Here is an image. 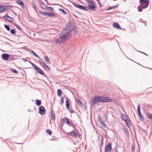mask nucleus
<instances>
[{"label":"nucleus","mask_w":152,"mask_h":152,"mask_svg":"<svg viewBox=\"0 0 152 152\" xmlns=\"http://www.w3.org/2000/svg\"><path fill=\"white\" fill-rule=\"evenodd\" d=\"M29 51H30V53L34 55L36 53L33 50H30Z\"/></svg>","instance_id":"nucleus-46"},{"label":"nucleus","mask_w":152,"mask_h":152,"mask_svg":"<svg viewBox=\"0 0 152 152\" xmlns=\"http://www.w3.org/2000/svg\"><path fill=\"white\" fill-rule=\"evenodd\" d=\"M59 10L64 15H65L67 14L66 12L63 9L59 8Z\"/></svg>","instance_id":"nucleus-38"},{"label":"nucleus","mask_w":152,"mask_h":152,"mask_svg":"<svg viewBox=\"0 0 152 152\" xmlns=\"http://www.w3.org/2000/svg\"><path fill=\"white\" fill-rule=\"evenodd\" d=\"M66 109L67 110L69 111V112L71 113H75V111L74 110L72 109H70V104L69 102L70 101V100L69 99L68 97H66Z\"/></svg>","instance_id":"nucleus-7"},{"label":"nucleus","mask_w":152,"mask_h":152,"mask_svg":"<svg viewBox=\"0 0 152 152\" xmlns=\"http://www.w3.org/2000/svg\"><path fill=\"white\" fill-rule=\"evenodd\" d=\"M46 113V109L43 106H41L39 107V113L41 115H44Z\"/></svg>","instance_id":"nucleus-14"},{"label":"nucleus","mask_w":152,"mask_h":152,"mask_svg":"<svg viewBox=\"0 0 152 152\" xmlns=\"http://www.w3.org/2000/svg\"><path fill=\"white\" fill-rule=\"evenodd\" d=\"M102 138L101 140V142L100 144L103 145L104 144V137L103 136L101 135V136Z\"/></svg>","instance_id":"nucleus-41"},{"label":"nucleus","mask_w":152,"mask_h":152,"mask_svg":"<svg viewBox=\"0 0 152 152\" xmlns=\"http://www.w3.org/2000/svg\"><path fill=\"white\" fill-rule=\"evenodd\" d=\"M137 51L138 52H140L141 53H142L144 54H145V55H146V56H148V55L146 54V53H145L144 52H142V51Z\"/></svg>","instance_id":"nucleus-51"},{"label":"nucleus","mask_w":152,"mask_h":152,"mask_svg":"<svg viewBox=\"0 0 152 152\" xmlns=\"http://www.w3.org/2000/svg\"><path fill=\"white\" fill-rule=\"evenodd\" d=\"M17 4L19 5L23 8H24L25 4L24 2L21 0H17L16 1Z\"/></svg>","instance_id":"nucleus-21"},{"label":"nucleus","mask_w":152,"mask_h":152,"mask_svg":"<svg viewBox=\"0 0 152 152\" xmlns=\"http://www.w3.org/2000/svg\"><path fill=\"white\" fill-rule=\"evenodd\" d=\"M146 115L147 118L152 121V113L147 112L146 113Z\"/></svg>","instance_id":"nucleus-23"},{"label":"nucleus","mask_w":152,"mask_h":152,"mask_svg":"<svg viewBox=\"0 0 152 152\" xmlns=\"http://www.w3.org/2000/svg\"><path fill=\"white\" fill-rule=\"evenodd\" d=\"M28 61L29 62L32 66L34 69L39 74L42 75L48 79V77L47 76V75L43 71L37 66L36 65L32 63L31 61H30L28 60Z\"/></svg>","instance_id":"nucleus-4"},{"label":"nucleus","mask_w":152,"mask_h":152,"mask_svg":"<svg viewBox=\"0 0 152 152\" xmlns=\"http://www.w3.org/2000/svg\"><path fill=\"white\" fill-rule=\"evenodd\" d=\"M137 113L139 117V119L141 120L142 121H143L144 120V117L141 114L140 112V104H138L137 106Z\"/></svg>","instance_id":"nucleus-12"},{"label":"nucleus","mask_w":152,"mask_h":152,"mask_svg":"<svg viewBox=\"0 0 152 152\" xmlns=\"http://www.w3.org/2000/svg\"><path fill=\"white\" fill-rule=\"evenodd\" d=\"M75 101L77 102L78 105L79 106H83V103L79 99L76 98L75 99Z\"/></svg>","instance_id":"nucleus-29"},{"label":"nucleus","mask_w":152,"mask_h":152,"mask_svg":"<svg viewBox=\"0 0 152 152\" xmlns=\"http://www.w3.org/2000/svg\"><path fill=\"white\" fill-rule=\"evenodd\" d=\"M112 151V144L111 142H108L105 146L104 152H111Z\"/></svg>","instance_id":"nucleus-11"},{"label":"nucleus","mask_w":152,"mask_h":152,"mask_svg":"<svg viewBox=\"0 0 152 152\" xmlns=\"http://www.w3.org/2000/svg\"><path fill=\"white\" fill-rule=\"evenodd\" d=\"M10 59H11L12 60H15V58H14L13 57H11V58H10V57H9Z\"/></svg>","instance_id":"nucleus-57"},{"label":"nucleus","mask_w":152,"mask_h":152,"mask_svg":"<svg viewBox=\"0 0 152 152\" xmlns=\"http://www.w3.org/2000/svg\"><path fill=\"white\" fill-rule=\"evenodd\" d=\"M97 1L99 4H100L101 3H100V1L99 0V1Z\"/></svg>","instance_id":"nucleus-61"},{"label":"nucleus","mask_w":152,"mask_h":152,"mask_svg":"<svg viewBox=\"0 0 152 152\" xmlns=\"http://www.w3.org/2000/svg\"><path fill=\"white\" fill-rule=\"evenodd\" d=\"M78 130L76 128L74 129L72 131L68 133L67 132L66 134L67 135H69L70 136L74 137H77V132Z\"/></svg>","instance_id":"nucleus-13"},{"label":"nucleus","mask_w":152,"mask_h":152,"mask_svg":"<svg viewBox=\"0 0 152 152\" xmlns=\"http://www.w3.org/2000/svg\"><path fill=\"white\" fill-rule=\"evenodd\" d=\"M10 56L11 55L9 54L4 53L1 55V57L4 60L7 61L8 60Z\"/></svg>","instance_id":"nucleus-17"},{"label":"nucleus","mask_w":152,"mask_h":152,"mask_svg":"<svg viewBox=\"0 0 152 152\" xmlns=\"http://www.w3.org/2000/svg\"><path fill=\"white\" fill-rule=\"evenodd\" d=\"M70 2L75 7L77 8H79L84 11H88V10L87 8V7L86 6L75 4L72 1H70Z\"/></svg>","instance_id":"nucleus-9"},{"label":"nucleus","mask_w":152,"mask_h":152,"mask_svg":"<svg viewBox=\"0 0 152 152\" xmlns=\"http://www.w3.org/2000/svg\"><path fill=\"white\" fill-rule=\"evenodd\" d=\"M3 18L11 22H13L14 20L13 18L9 16L7 14H6L4 16Z\"/></svg>","instance_id":"nucleus-18"},{"label":"nucleus","mask_w":152,"mask_h":152,"mask_svg":"<svg viewBox=\"0 0 152 152\" xmlns=\"http://www.w3.org/2000/svg\"><path fill=\"white\" fill-rule=\"evenodd\" d=\"M103 145H102L100 144V145H99V146H100V152H101L102 151V146Z\"/></svg>","instance_id":"nucleus-50"},{"label":"nucleus","mask_w":152,"mask_h":152,"mask_svg":"<svg viewBox=\"0 0 152 152\" xmlns=\"http://www.w3.org/2000/svg\"><path fill=\"white\" fill-rule=\"evenodd\" d=\"M35 104L38 106H40L41 104V100L38 99H36Z\"/></svg>","instance_id":"nucleus-31"},{"label":"nucleus","mask_w":152,"mask_h":152,"mask_svg":"<svg viewBox=\"0 0 152 152\" xmlns=\"http://www.w3.org/2000/svg\"><path fill=\"white\" fill-rule=\"evenodd\" d=\"M52 111H53V110H50V113L51 118L53 119L54 121H55V114L53 113V112H52Z\"/></svg>","instance_id":"nucleus-25"},{"label":"nucleus","mask_w":152,"mask_h":152,"mask_svg":"<svg viewBox=\"0 0 152 152\" xmlns=\"http://www.w3.org/2000/svg\"><path fill=\"white\" fill-rule=\"evenodd\" d=\"M34 56H36V57H37V58L40 59V60H42V59L40 58V57L36 53L35 54Z\"/></svg>","instance_id":"nucleus-48"},{"label":"nucleus","mask_w":152,"mask_h":152,"mask_svg":"<svg viewBox=\"0 0 152 152\" xmlns=\"http://www.w3.org/2000/svg\"><path fill=\"white\" fill-rule=\"evenodd\" d=\"M39 13L42 15L50 17L53 18H56L57 17V16L56 14L54 13L53 12H48L40 11H39Z\"/></svg>","instance_id":"nucleus-5"},{"label":"nucleus","mask_w":152,"mask_h":152,"mask_svg":"<svg viewBox=\"0 0 152 152\" xmlns=\"http://www.w3.org/2000/svg\"><path fill=\"white\" fill-rule=\"evenodd\" d=\"M92 102L91 103V108L93 107L92 106L94 104H96L98 103L102 102L103 103L107 102H111L113 100L108 97H104L103 96L99 95L95 96L91 99Z\"/></svg>","instance_id":"nucleus-1"},{"label":"nucleus","mask_w":152,"mask_h":152,"mask_svg":"<svg viewBox=\"0 0 152 152\" xmlns=\"http://www.w3.org/2000/svg\"><path fill=\"white\" fill-rule=\"evenodd\" d=\"M55 41L56 43H60L61 42L59 40V39H56L55 40Z\"/></svg>","instance_id":"nucleus-47"},{"label":"nucleus","mask_w":152,"mask_h":152,"mask_svg":"<svg viewBox=\"0 0 152 152\" xmlns=\"http://www.w3.org/2000/svg\"><path fill=\"white\" fill-rule=\"evenodd\" d=\"M39 63L43 67L45 70H47V69L46 68V67H47L48 68V69L49 71L50 70V67H49L48 65H47L44 61H39Z\"/></svg>","instance_id":"nucleus-15"},{"label":"nucleus","mask_w":152,"mask_h":152,"mask_svg":"<svg viewBox=\"0 0 152 152\" xmlns=\"http://www.w3.org/2000/svg\"><path fill=\"white\" fill-rule=\"evenodd\" d=\"M107 115H105V118L106 120H107Z\"/></svg>","instance_id":"nucleus-63"},{"label":"nucleus","mask_w":152,"mask_h":152,"mask_svg":"<svg viewBox=\"0 0 152 152\" xmlns=\"http://www.w3.org/2000/svg\"><path fill=\"white\" fill-rule=\"evenodd\" d=\"M23 59V61L25 62H26L27 61H28V60L25 58H22Z\"/></svg>","instance_id":"nucleus-55"},{"label":"nucleus","mask_w":152,"mask_h":152,"mask_svg":"<svg viewBox=\"0 0 152 152\" xmlns=\"http://www.w3.org/2000/svg\"><path fill=\"white\" fill-rule=\"evenodd\" d=\"M72 31H73L74 32L75 34L78 33V31H77V28L75 25H73V28H72Z\"/></svg>","instance_id":"nucleus-28"},{"label":"nucleus","mask_w":152,"mask_h":152,"mask_svg":"<svg viewBox=\"0 0 152 152\" xmlns=\"http://www.w3.org/2000/svg\"><path fill=\"white\" fill-rule=\"evenodd\" d=\"M56 140V139H55L54 138H52L50 140L51 141H53V140Z\"/></svg>","instance_id":"nucleus-60"},{"label":"nucleus","mask_w":152,"mask_h":152,"mask_svg":"<svg viewBox=\"0 0 152 152\" xmlns=\"http://www.w3.org/2000/svg\"><path fill=\"white\" fill-rule=\"evenodd\" d=\"M10 33L12 34H15L16 31L15 29H10Z\"/></svg>","instance_id":"nucleus-39"},{"label":"nucleus","mask_w":152,"mask_h":152,"mask_svg":"<svg viewBox=\"0 0 152 152\" xmlns=\"http://www.w3.org/2000/svg\"><path fill=\"white\" fill-rule=\"evenodd\" d=\"M46 133L50 135H51L52 134V132L49 129H47L46 130Z\"/></svg>","instance_id":"nucleus-36"},{"label":"nucleus","mask_w":152,"mask_h":152,"mask_svg":"<svg viewBox=\"0 0 152 152\" xmlns=\"http://www.w3.org/2000/svg\"><path fill=\"white\" fill-rule=\"evenodd\" d=\"M4 27L6 29V30L7 31H10V28L8 25H6V24H4Z\"/></svg>","instance_id":"nucleus-37"},{"label":"nucleus","mask_w":152,"mask_h":152,"mask_svg":"<svg viewBox=\"0 0 152 152\" xmlns=\"http://www.w3.org/2000/svg\"><path fill=\"white\" fill-rule=\"evenodd\" d=\"M58 5V6H60V7H62V8H63L64 9H66V10L67 11H68V10L66 9L65 7H64L63 6H62L61 5H60L59 4H58V5Z\"/></svg>","instance_id":"nucleus-52"},{"label":"nucleus","mask_w":152,"mask_h":152,"mask_svg":"<svg viewBox=\"0 0 152 152\" xmlns=\"http://www.w3.org/2000/svg\"><path fill=\"white\" fill-rule=\"evenodd\" d=\"M99 5L100 7H102V5L101 3L100 4H99Z\"/></svg>","instance_id":"nucleus-64"},{"label":"nucleus","mask_w":152,"mask_h":152,"mask_svg":"<svg viewBox=\"0 0 152 152\" xmlns=\"http://www.w3.org/2000/svg\"><path fill=\"white\" fill-rule=\"evenodd\" d=\"M12 7V6L10 5H5L1 4L0 5V13L4 12L10 9Z\"/></svg>","instance_id":"nucleus-8"},{"label":"nucleus","mask_w":152,"mask_h":152,"mask_svg":"<svg viewBox=\"0 0 152 152\" xmlns=\"http://www.w3.org/2000/svg\"><path fill=\"white\" fill-rule=\"evenodd\" d=\"M46 2L47 3V4L48 5H52V4H51V3H49L48 1V2Z\"/></svg>","instance_id":"nucleus-59"},{"label":"nucleus","mask_w":152,"mask_h":152,"mask_svg":"<svg viewBox=\"0 0 152 152\" xmlns=\"http://www.w3.org/2000/svg\"><path fill=\"white\" fill-rule=\"evenodd\" d=\"M64 97H63V96L61 97V104H63L64 103Z\"/></svg>","instance_id":"nucleus-45"},{"label":"nucleus","mask_w":152,"mask_h":152,"mask_svg":"<svg viewBox=\"0 0 152 152\" xmlns=\"http://www.w3.org/2000/svg\"><path fill=\"white\" fill-rule=\"evenodd\" d=\"M44 59L45 61L48 63H50V59L48 58V57L47 56H44Z\"/></svg>","instance_id":"nucleus-34"},{"label":"nucleus","mask_w":152,"mask_h":152,"mask_svg":"<svg viewBox=\"0 0 152 152\" xmlns=\"http://www.w3.org/2000/svg\"><path fill=\"white\" fill-rule=\"evenodd\" d=\"M98 120L99 121L100 123L102 125V126L103 127L105 128L107 126L105 124L104 122L100 118L99 115H98Z\"/></svg>","instance_id":"nucleus-22"},{"label":"nucleus","mask_w":152,"mask_h":152,"mask_svg":"<svg viewBox=\"0 0 152 152\" xmlns=\"http://www.w3.org/2000/svg\"><path fill=\"white\" fill-rule=\"evenodd\" d=\"M125 121L126 122V124L127 126L129 128H130L131 126V124L130 123V122L132 123V122L130 119L129 118V120L128 119H127V120H126V121Z\"/></svg>","instance_id":"nucleus-27"},{"label":"nucleus","mask_w":152,"mask_h":152,"mask_svg":"<svg viewBox=\"0 0 152 152\" xmlns=\"http://www.w3.org/2000/svg\"><path fill=\"white\" fill-rule=\"evenodd\" d=\"M58 5V6H60V7H62V8H63L64 9H66V10L67 11H68V10L66 9L65 7H64L63 6H62L61 5H60L59 4H58V5Z\"/></svg>","instance_id":"nucleus-53"},{"label":"nucleus","mask_w":152,"mask_h":152,"mask_svg":"<svg viewBox=\"0 0 152 152\" xmlns=\"http://www.w3.org/2000/svg\"><path fill=\"white\" fill-rule=\"evenodd\" d=\"M39 2L40 4V6L41 7V5H43L45 6H46L45 4H44V2L42 1L41 0H39Z\"/></svg>","instance_id":"nucleus-44"},{"label":"nucleus","mask_w":152,"mask_h":152,"mask_svg":"<svg viewBox=\"0 0 152 152\" xmlns=\"http://www.w3.org/2000/svg\"><path fill=\"white\" fill-rule=\"evenodd\" d=\"M122 129L124 132V133L127 135H129V132L126 127L125 126H122Z\"/></svg>","instance_id":"nucleus-26"},{"label":"nucleus","mask_w":152,"mask_h":152,"mask_svg":"<svg viewBox=\"0 0 152 152\" xmlns=\"http://www.w3.org/2000/svg\"><path fill=\"white\" fill-rule=\"evenodd\" d=\"M58 5V6H60V7H62V8H63L64 9H66V10L67 11H68V10L66 9L65 7H64L63 6H62L61 5H60L59 4H58V5Z\"/></svg>","instance_id":"nucleus-54"},{"label":"nucleus","mask_w":152,"mask_h":152,"mask_svg":"<svg viewBox=\"0 0 152 152\" xmlns=\"http://www.w3.org/2000/svg\"><path fill=\"white\" fill-rule=\"evenodd\" d=\"M87 3H88V9L92 11H95L96 6H95L93 1L89 0L88 1Z\"/></svg>","instance_id":"nucleus-10"},{"label":"nucleus","mask_w":152,"mask_h":152,"mask_svg":"<svg viewBox=\"0 0 152 152\" xmlns=\"http://www.w3.org/2000/svg\"><path fill=\"white\" fill-rule=\"evenodd\" d=\"M21 48L25 50H26V51H29L30 50L28 48L26 47V46H24L22 48Z\"/></svg>","instance_id":"nucleus-42"},{"label":"nucleus","mask_w":152,"mask_h":152,"mask_svg":"<svg viewBox=\"0 0 152 152\" xmlns=\"http://www.w3.org/2000/svg\"><path fill=\"white\" fill-rule=\"evenodd\" d=\"M121 117L123 120L124 121H126V120H127L128 119L126 116L123 114H121Z\"/></svg>","instance_id":"nucleus-32"},{"label":"nucleus","mask_w":152,"mask_h":152,"mask_svg":"<svg viewBox=\"0 0 152 152\" xmlns=\"http://www.w3.org/2000/svg\"><path fill=\"white\" fill-rule=\"evenodd\" d=\"M10 70L13 73L15 74H18V72L15 69L13 68H10Z\"/></svg>","instance_id":"nucleus-35"},{"label":"nucleus","mask_w":152,"mask_h":152,"mask_svg":"<svg viewBox=\"0 0 152 152\" xmlns=\"http://www.w3.org/2000/svg\"><path fill=\"white\" fill-rule=\"evenodd\" d=\"M32 5L33 7L35 10V11L37 12V10H38V8L37 7V6L35 4V3L34 2L32 3Z\"/></svg>","instance_id":"nucleus-33"},{"label":"nucleus","mask_w":152,"mask_h":152,"mask_svg":"<svg viewBox=\"0 0 152 152\" xmlns=\"http://www.w3.org/2000/svg\"><path fill=\"white\" fill-rule=\"evenodd\" d=\"M113 27L115 28L121 30L122 28L121 27L120 25L118 23L114 22L113 23Z\"/></svg>","instance_id":"nucleus-20"},{"label":"nucleus","mask_w":152,"mask_h":152,"mask_svg":"<svg viewBox=\"0 0 152 152\" xmlns=\"http://www.w3.org/2000/svg\"><path fill=\"white\" fill-rule=\"evenodd\" d=\"M62 91L61 89H58L57 91V94L58 96L60 97L62 95Z\"/></svg>","instance_id":"nucleus-30"},{"label":"nucleus","mask_w":152,"mask_h":152,"mask_svg":"<svg viewBox=\"0 0 152 152\" xmlns=\"http://www.w3.org/2000/svg\"><path fill=\"white\" fill-rule=\"evenodd\" d=\"M119 6V4H117V5L115 6H113L112 7H110L109 8L106 9L105 10L106 11H108L113 9H115L117 8Z\"/></svg>","instance_id":"nucleus-24"},{"label":"nucleus","mask_w":152,"mask_h":152,"mask_svg":"<svg viewBox=\"0 0 152 152\" xmlns=\"http://www.w3.org/2000/svg\"><path fill=\"white\" fill-rule=\"evenodd\" d=\"M72 36L71 34L67 33V32L63 30L61 33L59 34V37L61 41L66 40Z\"/></svg>","instance_id":"nucleus-3"},{"label":"nucleus","mask_w":152,"mask_h":152,"mask_svg":"<svg viewBox=\"0 0 152 152\" xmlns=\"http://www.w3.org/2000/svg\"><path fill=\"white\" fill-rule=\"evenodd\" d=\"M41 8L44 10H47L51 12H53L54 11V9L51 7H47L46 5L45 7L44 6H43L42 5H41Z\"/></svg>","instance_id":"nucleus-19"},{"label":"nucleus","mask_w":152,"mask_h":152,"mask_svg":"<svg viewBox=\"0 0 152 152\" xmlns=\"http://www.w3.org/2000/svg\"><path fill=\"white\" fill-rule=\"evenodd\" d=\"M14 25L18 29L20 30H22V29L20 27V26L18 25L16 23H15L14 24Z\"/></svg>","instance_id":"nucleus-40"},{"label":"nucleus","mask_w":152,"mask_h":152,"mask_svg":"<svg viewBox=\"0 0 152 152\" xmlns=\"http://www.w3.org/2000/svg\"><path fill=\"white\" fill-rule=\"evenodd\" d=\"M132 152H134L135 150V146L134 145H132Z\"/></svg>","instance_id":"nucleus-43"},{"label":"nucleus","mask_w":152,"mask_h":152,"mask_svg":"<svg viewBox=\"0 0 152 152\" xmlns=\"http://www.w3.org/2000/svg\"><path fill=\"white\" fill-rule=\"evenodd\" d=\"M14 143L15 144H22L23 143H18V142H14Z\"/></svg>","instance_id":"nucleus-58"},{"label":"nucleus","mask_w":152,"mask_h":152,"mask_svg":"<svg viewBox=\"0 0 152 152\" xmlns=\"http://www.w3.org/2000/svg\"><path fill=\"white\" fill-rule=\"evenodd\" d=\"M140 5L138 7V11L142 12L143 9L147 8L149 5V0H140Z\"/></svg>","instance_id":"nucleus-2"},{"label":"nucleus","mask_w":152,"mask_h":152,"mask_svg":"<svg viewBox=\"0 0 152 152\" xmlns=\"http://www.w3.org/2000/svg\"><path fill=\"white\" fill-rule=\"evenodd\" d=\"M62 121L64 123H66L69 126H71V124L70 122L71 120L65 117L64 118H62Z\"/></svg>","instance_id":"nucleus-16"},{"label":"nucleus","mask_w":152,"mask_h":152,"mask_svg":"<svg viewBox=\"0 0 152 152\" xmlns=\"http://www.w3.org/2000/svg\"><path fill=\"white\" fill-rule=\"evenodd\" d=\"M77 136H78L79 137H80V136H81V134H80V133H78L77 132Z\"/></svg>","instance_id":"nucleus-56"},{"label":"nucleus","mask_w":152,"mask_h":152,"mask_svg":"<svg viewBox=\"0 0 152 152\" xmlns=\"http://www.w3.org/2000/svg\"><path fill=\"white\" fill-rule=\"evenodd\" d=\"M84 106L85 109H87V103L86 102H85L84 104Z\"/></svg>","instance_id":"nucleus-49"},{"label":"nucleus","mask_w":152,"mask_h":152,"mask_svg":"<svg viewBox=\"0 0 152 152\" xmlns=\"http://www.w3.org/2000/svg\"><path fill=\"white\" fill-rule=\"evenodd\" d=\"M73 25L72 22H69L66 25L65 28L64 29L67 32V33L71 34L70 33L72 31Z\"/></svg>","instance_id":"nucleus-6"},{"label":"nucleus","mask_w":152,"mask_h":152,"mask_svg":"<svg viewBox=\"0 0 152 152\" xmlns=\"http://www.w3.org/2000/svg\"><path fill=\"white\" fill-rule=\"evenodd\" d=\"M14 15H15L18 16L17 14L15 12H14Z\"/></svg>","instance_id":"nucleus-62"}]
</instances>
